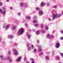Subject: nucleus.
<instances>
[{"instance_id": "obj_3", "label": "nucleus", "mask_w": 63, "mask_h": 63, "mask_svg": "<svg viewBox=\"0 0 63 63\" xmlns=\"http://www.w3.org/2000/svg\"><path fill=\"white\" fill-rule=\"evenodd\" d=\"M2 9L3 10H4V11H3L1 9H0V13H2L3 15H5L6 13V8L3 7Z\"/></svg>"}, {"instance_id": "obj_28", "label": "nucleus", "mask_w": 63, "mask_h": 63, "mask_svg": "<svg viewBox=\"0 0 63 63\" xmlns=\"http://www.w3.org/2000/svg\"><path fill=\"white\" fill-rule=\"evenodd\" d=\"M47 4V6H48V7L49 6H50V4H49V3H46Z\"/></svg>"}, {"instance_id": "obj_11", "label": "nucleus", "mask_w": 63, "mask_h": 63, "mask_svg": "<svg viewBox=\"0 0 63 63\" xmlns=\"http://www.w3.org/2000/svg\"><path fill=\"white\" fill-rule=\"evenodd\" d=\"M16 28V26H14L13 27H12L11 28L12 30H14V29H15Z\"/></svg>"}, {"instance_id": "obj_10", "label": "nucleus", "mask_w": 63, "mask_h": 63, "mask_svg": "<svg viewBox=\"0 0 63 63\" xmlns=\"http://www.w3.org/2000/svg\"><path fill=\"white\" fill-rule=\"evenodd\" d=\"M46 5V3L44 2H42L41 3V7H42L44 6H45Z\"/></svg>"}, {"instance_id": "obj_16", "label": "nucleus", "mask_w": 63, "mask_h": 63, "mask_svg": "<svg viewBox=\"0 0 63 63\" xmlns=\"http://www.w3.org/2000/svg\"><path fill=\"white\" fill-rule=\"evenodd\" d=\"M56 59L57 60H59L60 59V57L58 56H57L56 57Z\"/></svg>"}, {"instance_id": "obj_45", "label": "nucleus", "mask_w": 63, "mask_h": 63, "mask_svg": "<svg viewBox=\"0 0 63 63\" xmlns=\"http://www.w3.org/2000/svg\"><path fill=\"white\" fill-rule=\"evenodd\" d=\"M26 63H30V62L28 61H27L26 62Z\"/></svg>"}, {"instance_id": "obj_57", "label": "nucleus", "mask_w": 63, "mask_h": 63, "mask_svg": "<svg viewBox=\"0 0 63 63\" xmlns=\"http://www.w3.org/2000/svg\"><path fill=\"white\" fill-rule=\"evenodd\" d=\"M54 55V52H53V53L52 55Z\"/></svg>"}, {"instance_id": "obj_21", "label": "nucleus", "mask_w": 63, "mask_h": 63, "mask_svg": "<svg viewBox=\"0 0 63 63\" xmlns=\"http://www.w3.org/2000/svg\"><path fill=\"white\" fill-rule=\"evenodd\" d=\"M35 9L37 11H39L40 10V8L39 7H36L35 8Z\"/></svg>"}, {"instance_id": "obj_42", "label": "nucleus", "mask_w": 63, "mask_h": 63, "mask_svg": "<svg viewBox=\"0 0 63 63\" xmlns=\"http://www.w3.org/2000/svg\"><path fill=\"white\" fill-rule=\"evenodd\" d=\"M25 26H26V27H27V26H28V25L27 24V23H25Z\"/></svg>"}, {"instance_id": "obj_7", "label": "nucleus", "mask_w": 63, "mask_h": 63, "mask_svg": "<svg viewBox=\"0 0 63 63\" xmlns=\"http://www.w3.org/2000/svg\"><path fill=\"white\" fill-rule=\"evenodd\" d=\"M21 58H22V57L21 56L19 57L18 59H17V61L18 62H19L21 60Z\"/></svg>"}, {"instance_id": "obj_9", "label": "nucleus", "mask_w": 63, "mask_h": 63, "mask_svg": "<svg viewBox=\"0 0 63 63\" xmlns=\"http://www.w3.org/2000/svg\"><path fill=\"white\" fill-rule=\"evenodd\" d=\"M7 60H9L10 62H12V59H11V57L9 56H8L7 57Z\"/></svg>"}, {"instance_id": "obj_49", "label": "nucleus", "mask_w": 63, "mask_h": 63, "mask_svg": "<svg viewBox=\"0 0 63 63\" xmlns=\"http://www.w3.org/2000/svg\"><path fill=\"white\" fill-rule=\"evenodd\" d=\"M31 63H35L34 60H33V61Z\"/></svg>"}, {"instance_id": "obj_51", "label": "nucleus", "mask_w": 63, "mask_h": 63, "mask_svg": "<svg viewBox=\"0 0 63 63\" xmlns=\"http://www.w3.org/2000/svg\"><path fill=\"white\" fill-rule=\"evenodd\" d=\"M61 33H62V34H63V31H61Z\"/></svg>"}, {"instance_id": "obj_30", "label": "nucleus", "mask_w": 63, "mask_h": 63, "mask_svg": "<svg viewBox=\"0 0 63 63\" xmlns=\"http://www.w3.org/2000/svg\"><path fill=\"white\" fill-rule=\"evenodd\" d=\"M31 47L32 49H34V46L33 45H32L31 46Z\"/></svg>"}, {"instance_id": "obj_20", "label": "nucleus", "mask_w": 63, "mask_h": 63, "mask_svg": "<svg viewBox=\"0 0 63 63\" xmlns=\"http://www.w3.org/2000/svg\"><path fill=\"white\" fill-rule=\"evenodd\" d=\"M28 4H27V3H25V7L26 8L27 7V6H28Z\"/></svg>"}, {"instance_id": "obj_47", "label": "nucleus", "mask_w": 63, "mask_h": 63, "mask_svg": "<svg viewBox=\"0 0 63 63\" xmlns=\"http://www.w3.org/2000/svg\"><path fill=\"white\" fill-rule=\"evenodd\" d=\"M54 8L55 9H56L57 8V7L56 6H54Z\"/></svg>"}, {"instance_id": "obj_52", "label": "nucleus", "mask_w": 63, "mask_h": 63, "mask_svg": "<svg viewBox=\"0 0 63 63\" xmlns=\"http://www.w3.org/2000/svg\"><path fill=\"white\" fill-rule=\"evenodd\" d=\"M3 45H5V44H6V43H5V42H3Z\"/></svg>"}, {"instance_id": "obj_2", "label": "nucleus", "mask_w": 63, "mask_h": 63, "mask_svg": "<svg viewBox=\"0 0 63 63\" xmlns=\"http://www.w3.org/2000/svg\"><path fill=\"white\" fill-rule=\"evenodd\" d=\"M24 32V30L23 28H21L20 29H19L18 31L17 34L18 35H22Z\"/></svg>"}, {"instance_id": "obj_56", "label": "nucleus", "mask_w": 63, "mask_h": 63, "mask_svg": "<svg viewBox=\"0 0 63 63\" xmlns=\"http://www.w3.org/2000/svg\"><path fill=\"white\" fill-rule=\"evenodd\" d=\"M59 7H61V6H62V5H61L60 4H59Z\"/></svg>"}, {"instance_id": "obj_13", "label": "nucleus", "mask_w": 63, "mask_h": 63, "mask_svg": "<svg viewBox=\"0 0 63 63\" xmlns=\"http://www.w3.org/2000/svg\"><path fill=\"white\" fill-rule=\"evenodd\" d=\"M24 6V4L23 2H21L20 3V6L21 7H23Z\"/></svg>"}, {"instance_id": "obj_4", "label": "nucleus", "mask_w": 63, "mask_h": 63, "mask_svg": "<svg viewBox=\"0 0 63 63\" xmlns=\"http://www.w3.org/2000/svg\"><path fill=\"white\" fill-rule=\"evenodd\" d=\"M7 38L8 39H13L14 38V35H8V36Z\"/></svg>"}, {"instance_id": "obj_54", "label": "nucleus", "mask_w": 63, "mask_h": 63, "mask_svg": "<svg viewBox=\"0 0 63 63\" xmlns=\"http://www.w3.org/2000/svg\"><path fill=\"white\" fill-rule=\"evenodd\" d=\"M3 28H5V25H4L3 26Z\"/></svg>"}, {"instance_id": "obj_24", "label": "nucleus", "mask_w": 63, "mask_h": 63, "mask_svg": "<svg viewBox=\"0 0 63 63\" xmlns=\"http://www.w3.org/2000/svg\"><path fill=\"white\" fill-rule=\"evenodd\" d=\"M36 34L37 35H39V31H37L36 32Z\"/></svg>"}, {"instance_id": "obj_39", "label": "nucleus", "mask_w": 63, "mask_h": 63, "mask_svg": "<svg viewBox=\"0 0 63 63\" xmlns=\"http://www.w3.org/2000/svg\"><path fill=\"white\" fill-rule=\"evenodd\" d=\"M43 54H44V53L43 52H42L40 53V55H43Z\"/></svg>"}, {"instance_id": "obj_12", "label": "nucleus", "mask_w": 63, "mask_h": 63, "mask_svg": "<svg viewBox=\"0 0 63 63\" xmlns=\"http://www.w3.org/2000/svg\"><path fill=\"white\" fill-rule=\"evenodd\" d=\"M45 58L47 60H49V56H46V57Z\"/></svg>"}, {"instance_id": "obj_17", "label": "nucleus", "mask_w": 63, "mask_h": 63, "mask_svg": "<svg viewBox=\"0 0 63 63\" xmlns=\"http://www.w3.org/2000/svg\"><path fill=\"white\" fill-rule=\"evenodd\" d=\"M26 18L27 19L29 20L30 19V16H28L26 17Z\"/></svg>"}, {"instance_id": "obj_19", "label": "nucleus", "mask_w": 63, "mask_h": 63, "mask_svg": "<svg viewBox=\"0 0 63 63\" xmlns=\"http://www.w3.org/2000/svg\"><path fill=\"white\" fill-rule=\"evenodd\" d=\"M31 49V48L30 47H29L28 48V51H30Z\"/></svg>"}, {"instance_id": "obj_26", "label": "nucleus", "mask_w": 63, "mask_h": 63, "mask_svg": "<svg viewBox=\"0 0 63 63\" xmlns=\"http://www.w3.org/2000/svg\"><path fill=\"white\" fill-rule=\"evenodd\" d=\"M38 50L39 52H41V51L42 50V49L41 48H39Z\"/></svg>"}, {"instance_id": "obj_53", "label": "nucleus", "mask_w": 63, "mask_h": 63, "mask_svg": "<svg viewBox=\"0 0 63 63\" xmlns=\"http://www.w3.org/2000/svg\"><path fill=\"white\" fill-rule=\"evenodd\" d=\"M49 21H51V19L50 18H49Z\"/></svg>"}, {"instance_id": "obj_23", "label": "nucleus", "mask_w": 63, "mask_h": 63, "mask_svg": "<svg viewBox=\"0 0 63 63\" xmlns=\"http://www.w3.org/2000/svg\"><path fill=\"white\" fill-rule=\"evenodd\" d=\"M33 52L34 53H36L37 52V49H34L33 50Z\"/></svg>"}, {"instance_id": "obj_61", "label": "nucleus", "mask_w": 63, "mask_h": 63, "mask_svg": "<svg viewBox=\"0 0 63 63\" xmlns=\"http://www.w3.org/2000/svg\"><path fill=\"white\" fill-rule=\"evenodd\" d=\"M29 34V33H27V35H28Z\"/></svg>"}, {"instance_id": "obj_55", "label": "nucleus", "mask_w": 63, "mask_h": 63, "mask_svg": "<svg viewBox=\"0 0 63 63\" xmlns=\"http://www.w3.org/2000/svg\"><path fill=\"white\" fill-rule=\"evenodd\" d=\"M37 43H39V40H37Z\"/></svg>"}, {"instance_id": "obj_63", "label": "nucleus", "mask_w": 63, "mask_h": 63, "mask_svg": "<svg viewBox=\"0 0 63 63\" xmlns=\"http://www.w3.org/2000/svg\"><path fill=\"white\" fill-rule=\"evenodd\" d=\"M52 32L53 33H54V31H53V32Z\"/></svg>"}, {"instance_id": "obj_59", "label": "nucleus", "mask_w": 63, "mask_h": 63, "mask_svg": "<svg viewBox=\"0 0 63 63\" xmlns=\"http://www.w3.org/2000/svg\"><path fill=\"white\" fill-rule=\"evenodd\" d=\"M4 59H7V58L6 57H5L4 58Z\"/></svg>"}, {"instance_id": "obj_62", "label": "nucleus", "mask_w": 63, "mask_h": 63, "mask_svg": "<svg viewBox=\"0 0 63 63\" xmlns=\"http://www.w3.org/2000/svg\"><path fill=\"white\" fill-rule=\"evenodd\" d=\"M62 15H63V11L62 12Z\"/></svg>"}, {"instance_id": "obj_38", "label": "nucleus", "mask_w": 63, "mask_h": 63, "mask_svg": "<svg viewBox=\"0 0 63 63\" xmlns=\"http://www.w3.org/2000/svg\"><path fill=\"white\" fill-rule=\"evenodd\" d=\"M14 45L15 46H17V44L16 43H14Z\"/></svg>"}, {"instance_id": "obj_31", "label": "nucleus", "mask_w": 63, "mask_h": 63, "mask_svg": "<svg viewBox=\"0 0 63 63\" xmlns=\"http://www.w3.org/2000/svg\"><path fill=\"white\" fill-rule=\"evenodd\" d=\"M33 23H37V21L35 20H33Z\"/></svg>"}, {"instance_id": "obj_22", "label": "nucleus", "mask_w": 63, "mask_h": 63, "mask_svg": "<svg viewBox=\"0 0 63 63\" xmlns=\"http://www.w3.org/2000/svg\"><path fill=\"white\" fill-rule=\"evenodd\" d=\"M45 29L47 30H48V27L47 26H46L45 27Z\"/></svg>"}, {"instance_id": "obj_48", "label": "nucleus", "mask_w": 63, "mask_h": 63, "mask_svg": "<svg viewBox=\"0 0 63 63\" xmlns=\"http://www.w3.org/2000/svg\"><path fill=\"white\" fill-rule=\"evenodd\" d=\"M2 2H0V6H2Z\"/></svg>"}, {"instance_id": "obj_58", "label": "nucleus", "mask_w": 63, "mask_h": 63, "mask_svg": "<svg viewBox=\"0 0 63 63\" xmlns=\"http://www.w3.org/2000/svg\"><path fill=\"white\" fill-rule=\"evenodd\" d=\"M49 53H50L49 52H48L47 53V54H49Z\"/></svg>"}, {"instance_id": "obj_37", "label": "nucleus", "mask_w": 63, "mask_h": 63, "mask_svg": "<svg viewBox=\"0 0 63 63\" xmlns=\"http://www.w3.org/2000/svg\"><path fill=\"white\" fill-rule=\"evenodd\" d=\"M11 51H10L9 50L8 51V54L9 55H10V54H11Z\"/></svg>"}, {"instance_id": "obj_36", "label": "nucleus", "mask_w": 63, "mask_h": 63, "mask_svg": "<svg viewBox=\"0 0 63 63\" xmlns=\"http://www.w3.org/2000/svg\"><path fill=\"white\" fill-rule=\"evenodd\" d=\"M41 47H42L41 45H39L38 46V47L39 48H41Z\"/></svg>"}, {"instance_id": "obj_34", "label": "nucleus", "mask_w": 63, "mask_h": 63, "mask_svg": "<svg viewBox=\"0 0 63 63\" xmlns=\"http://www.w3.org/2000/svg\"><path fill=\"white\" fill-rule=\"evenodd\" d=\"M21 14H20V12H18L17 13V15L19 16H20V15H21Z\"/></svg>"}, {"instance_id": "obj_14", "label": "nucleus", "mask_w": 63, "mask_h": 63, "mask_svg": "<svg viewBox=\"0 0 63 63\" xmlns=\"http://www.w3.org/2000/svg\"><path fill=\"white\" fill-rule=\"evenodd\" d=\"M3 57V55H1L0 56V58L2 60H4V59Z\"/></svg>"}, {"instance_id": "obj_32", "label": "nucleus", "mask_w": 63, "mask_h": 63, "mask_svg": "<svg viewBox=\"0 0 63 63\" xmlns=\"http://www.w3.org/2000/svg\"><path fill=\"white\" fill-rule=\"evenodd\" d=\"M38 24L37 23L35 24H34V26L35 27H37V26H38Z\"/></svg>"}, {"instance_id": "obj_18", "label": "nucleus", "mask_w": 63, "mask_h": 63, "mask_svg": "<svg viewBox=\"0 0 63 63\" xmlns=\"http://www.w3.org/2000/svg\"><path fill=\"white\" fill-rule=\"evenodd\" d=\"M47 38H49L50 37V34H48L47 35Z\"/></svg>"}, {"instance_id": "obj_43", "label": "nucleus", "mask_w": 63, "mask_h": 63, "mask_svg": "<svg viewBox=\"0 0 63 63\" xmlns=\"http://www.w3.org/2000/svg\"><path fill=\"white\" fill-rule=\"evenodd\" d=\"M27 47H29V43H27Z\"/></svg>"}, {"instance_id": "obj_41", "label": "nucleus", "mask_w": 63, "mask_h": 63, "mask_svg": "<svg viewBox=\"0 0 63 63\" xmlns=\"http://www.w3.org/2000/svg\"><path fill=\"white\" fill-rule=\"evenodd\" d=\"M63 40V37H61L60 38V40Z\"/></svg>"}, {"instance_id": "obj_25", "label": "nucleus", "mask_w": 63, "mask_h": 63, "mask_svg": "<svg viewBox=\"0 0 63 63\" xmlns=\"http://www.w3.org/2000/svg\"><path fill=\"white\" fill-rule=\"evenodd\" d=\"M27 60V57H26L25 56V58H24V60L25 61H26Z\"/></svg>"}, {"instance_id": "obj_64", "label": "nucleus", "mask_w": 63, "mask_h": 63, "mask_svg": "<svg viewBox=\"0 0 63 63\" xmlns=\"http://www.w3.org/2000/svg\"><path fill=\"white\" fill-rule=\"evenodd\" d=\"M29 31H31V30H30Z\"/></svg>"}, {"instance_id": "obj_35", "label": "nucleus", "mask_w": 63, "mask_h": 63, "mask_svg": "<svg viewBox=\"0 0 63 63\" xmlns=\"http://www.w3.org/2000/svg\"><path fill=\"white\" fill-rule=\"evenodd\" d=\"M60 55L62 57H63V53H61L60 54Z\"/></svg>"}, {"instance_id": "obj_44", "label": "nucleus", "mask_w": 63, "mask_h": 63, "mask_svg": "<svg viewBox=\"0 0 63 63\" xmlns=\"http://www.w3.org/2000/svg\"><path fill=\"white\" fill-rule=\"evenodd\" d=\"M33 18L34 19H36V16H35L33 17Z\"/></svg>"}, {"instance_id": "obj_60", "label": "nucleus", "mask_w": 63, "mask_h": 63, "mask_svg": "<svg viewBox=\"0 0 63 63\" xmlns=\"http://www.w3.org/2000/svg\"><path fill=\"white\" fill-rule=\"evenodd\" d=\"M9 0H6V2H9Z\"/></svg>"}, {"instance_id": "obj_6", "label": "nucleus", "mask_w": 63, "mask_h": 63, "mask_svg": "<svg viewBox=\"0 0 63 63\" xmlns=\"http://www.w3.org/2000/svg\"><path fill=\"white\" fill-rule=\"evenodd\" d=\"M14 54L16 55H17L18 54V52L17 51V50L16 49H14Z\"/></svg>"}, {"instance_id": "obj_5", "label": "nucleus", "mask_w": 63, "mask_h": 63, "mask_svg": "<svg viewBox=\"0 0 63 63\" xmlns=\"http://www.w3.org/2000/svg\"><path fill=\"white\" fill-rule=\"evenodd\" d=\"M60 43H58L55 45V47L56 48H59L60 47Z\"/></svg>"}, {"instance_id": "obj_29", "label": "nucleus", "mask_w": 63, "mask_h": 63, "mask_svg": "<svg viewBox=\"0 0 63 63\" xmlns=\"http://www.w3.org/2000/svg\"><path fill=\"white\" fill-rule=\"evenodd\" d=\"M41 32L42 33H45V31L43 30H42L41 31Z\"/></svg>"}, {"instance_id": "obj_33", "label": "nucleus", "mask_w": 63, "mask_h": 63, "mask_svg": "<svg viewBox=\"0 0 63 63\" xmlns=\"http://www.w3.org/2000/svg\"><path fill=\"white\" fill-rule=\"evenodd\" d=\"M50 37L51 38H53L54 37V36L53 35H51V36H50Z\"/></svg>"}, {"instance_id": "obj_50", "label": "nucleus", "mask_w": 63, "mask_h": 63, "mask_svg": "<svg viewBox=\"0 0 63 63\" xmlns=\"http://www.w3.org/2000/svg\"><path fill=\"white\" fill-rule=\"evenodd\" d=\"M13 7H12L10 8V9L11 10H13Z\"/></svg>"}, {"instance_id": "obj_8", "label": "nucleus", "mask_w": 63, "mask_h": 63, "mask_svg": "<svg viewBox=\"0 0 63 63\" xmlns=\"http://www.w3.org/2000/svg\"><path fill=\"white\" fill-rule=\"evenodd\" d=\"M43 11L42 10H40L39 12V15H43Z\"/></svg>"}, {"instance_id": "obj_40", "label": "nucleus", "mask_w": 63, "mask_h": 63, "mask_svg": "<svg viewBox=\"0 0 63 63\" xmlns=\"http://www.w3.org/2000/svg\"><path fill=\"white\" fill-rule=\"evenodd\" d=\"M44 27V25L43 24H42L41 25V28H43Z\"/></svg>"}, {"instance_id": "obj_15", "label": "nucleus", "mask_w": 63, "mask_h": 63, "mask_svg": "<svg viewBox=\"0 0 63 63\" xmlns=\"http://www.w3.org/2000/svg\"><path fill=\"white\" fill-rule=\"evenodd\" d=\"M9 27H10V25H6L5 28L6 29H8V28H9Z\"/></svg>"}, {"instance_id": "obj_46", "label": "nucleus", "mask_w": 63, "mask_h": 63, "mask_svg": "<svg viewBox=\"0 0 63 63\" xmlns=\"http://www.w3.org/2000/svg\"><path fill=\"white\" fill-rule=\"evenodd\" d=\"M30 61H31V60H32V61H33L34 60V59H30Z\"/></svg>"}, {"instance_id": "obj_1", "label": "nucleus", "mask_w": 63, "mask_h": 63, "mask_svg": "<svg viewBox=\"0 0 63 63\" xmlns=\"http://www.w3.org/2000/svg\"><path fill=\"white\" fill-rule=\"evenodd\" d=\"M62 16V14H59L58 15L56 14H53V20L55 18V17H60Z\"/></svg>"}, {"instance_id": "obj_27", "label": "nucleus", "mask_w": 63, "mask_h": 63, "mask_svg": "<svg viewBox=\"0 0 63 63\" xmlns=\"http://www.w3.org/2000/svg\"><path fill=\"white\" fill-rule=\"evenodd\" d=\"M28 38H31V35L30 34L28 35L27 36Z\"/></svg>"}]
</instances>
